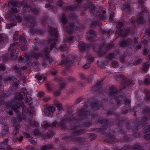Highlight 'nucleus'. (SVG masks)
Returning <instances> with one entry per match:
<instances>
[{"instance_id":"f257e3e1","label":"nucleus","mask_w":150,"mask_h":150,"mask_svg":"<svg viewBox=\"0 0 150 150\" xmlns=\"http://www.w3.org/2000/svg\"><path fill=\"white\" fill-rule=\"evenodd\" d=\"M25 95V93L24 92H21L19 94V98H16L14 100L8 102L7 104V108H11L15 112H17V108L23 105V103L21 100L23 98V96Z\"/></svg>"},{"instance_id":"f03ea898","label":"nucleus","mask_w":150,"mask_h":150,"mask_svg":"<svg viewBox=\"0 0 150 150\" xmlns=\"http://www.w3.org/2000/svg\"><path fill=\"white\" fill-rule=\"evenodd\" d=\"M23 113H25L23 117L18 116L17 118L18 121H23L25 122V120H26V117L28 116V121H30L32 119L33 113V111L32 110H30L29 109L26 107H24L23 109Z\"/></svg>"},{"instance_id":"7ed1b4c3","label":"nucleus","mask_w":150,"mask_h":150,"mask_svg":"<svg viewBox=\"0 0 150 150\" xmlns=\"http://www.w3.org/2000/svg\"><path fill=\"white\" fill-rule=\"evenodd\" d=\"M30 55V56L28 55L25 56L21 55L19 57L18 59V60L22 62L25 63L28 61L30 59L33 58L37 59L41 55L40 54L38 53V51L36 50L31 52Z\"/></svg>"},{"instance_id":"20e7f679","label":"nucleus","mask_w":150,"mask_h":150,"mask_svg":"<svg viewBox=\"0 0 150 150\" xmlns=\"http://www.w3.org/2000/svg\"><path fill=\"white\" fill-rule=\"evenodd\" d=\"M48 26H49V32L52 35V37H53L52 40L53 41H54L57 40L58 37L57 31L54 28L55 26L54 24H52V22L51 25H50L49 24Z\"/></svg>"},{"instance_id":"39448f33","label":"nucleus","mask_w":150,"mask_h":150,"mask_svg":"<svg viewBox=\"0 0 150 150\" xmlns=\"http://www.w3.org/2000/svg\"><path fill=\"white\" fill-rule=\"evenodd\" d=\"M66 121V120H64L62 122L59 123L57 122H54L52 124V125L51 124H49L46 122H45L44 124V127L45 129H47L49 127L52 126L54 127L60 126L62 128L64 129L65 128L64 123Z\"/></svg>"},{"instance_id":"423d86ee","label":"nucleus","mask_w":150,"mask_h":150,"mask_svg":"<svg viewBox=\"0 0 150 150\" xmlns=\"http://www.w3.org/2000/svg\"><path fill=\"white\" fill-rule=\"evenodd\" d=\"M150 13L149 11L146 8L143 11V12H140L138 14V16H139L138 19L137 21V22L139 23H141L145 21L146 16H143L144 14H148Z\"/></svg>"},{"instance_id":"0eeeda50","label":"nucleus","mask_w":150,"mask_h":150,"mask_svg":"<svg viewBox=\"0 0 150 150\" xmlns=\"http://www.w3.org/2000/svg\"><path fill=\"white\" fill-rule=\"evenodd\" d=\"M71 129L74 130V134L76 135H79L82 134L84 132L83 130L79 129L78 125L77 126L74 124H72L71 125Z\"/></svg>"},{"instance_id":"6e6552de","label":"nucleus","mask_w":150,"mask_h":150,"mask_svg":"<svg viewBox=\"0 0 150 150\" xmlns=\"http://www.w3.org/2000/svg\"><path fill=\"white\" fill-rule=\"evenodd\" d=\"M86 113V111H85L83 110H82L78 112L79 116L77 117H76V120L77 119L79 120H81V119H83L84 118H86L88 116Z\"/></svg>"},{"instance_id":"1a4fd4ad","label":"nucleus","mask_w":150,"mask_h":150,"mask_svg":"<svg viewBox=\"0 0 150 150\" xmlns=\"http://www.w3.org/2000/svg\"><path fill=\"white\" fill-rule=\"evenodd\" d=\"M62 61L60 65L66 64L69 63L70 64L73 63L72 61H71L70 59H69L68 57H65L63 55L62 56Z\"/></svg>"},{"instance_id":"9d476101","label":"nucleus","mask_w":150,"mask_h":150,"mask_svg":"<svg viewBox=\"0 0 150 150\" xmlns=\"http://www.w3.org/2000/svg\"><path fill=\"white\" fill-rule=\"evenodd\" d=\"M144 131L146 133L150 131V125L145 127L144 129ZM145 139L147 140H150V133H148L145 136Z\"/></svg>"},{"instance_id":"9b49d317","label":"nucleus","mask_w":150,"mask_h":150,"mask_svg":"<svg viewBox=\"0 0 150 150\" xmlns=\"http://www.w3.org/2000/svg\"><path fill=\"white\" fill-rule=\"evenodd\" d=\"M77 27L75 26L73 23H71L69 25V27H66V30L69 33L74 31V30H76Z\"/></svg>"},{"instance_id":"f8f14e48","label":"nucleus","mask_w":150,"mask_h":150,"mask_svg":"<svg viewBox=\"0 0 150 150\" xmlns=\"http://www.w3.org/2000/svg\"><path fill=\"white\" fill-rule=\"evenodd\" d=\"M50 49L47 47L45 48V52L44 54L42 55V56L45 59H48L49 57V52Z\"/></svg>"},{"instance_id":"ddd939ff","label":"nucleus","mask_w":150,"mask_h":150,"mask_svg":"<svg viewBox=\"0 0 150 150\" xmlns=\"http://www.w3.org/2000/svg\"><path fill=\"white\" fill-rule=\"evenodd\" d=\"M23 9L26 12H29L31 10L32 11L34 12L35 13H37V12L35 11V8L34 9L31 8L30 7V6L28 4L25 5L24 6Z\"/></svg>"},{"instance_id":"4468645a","label":"nucleus","mask_w":150,"mask_h":150,"mask_svg":"<svg viewBox=\"0 0 150 150\" xmlns=\"http://www.w3.org/2000/svg\"><path fill=\"white\" fill-rule=\"evenodd\" d=\"M8 141L6 139L0 144V150H4L7 145Z\"/></svg>"},{"instance_id":"2eb2a0df","label":"nucleus","mask_w":150,"mask_h":150,"mask_svg":"<svg viewBox=\"0 0 150 150\" xmlns=\"http://www.w3.org/2000/svg\"><path fill=\"white\" fill-rule=\"evenodd\" d=\"M115 88V87L114 86H112L110 88V95L111 96H113L116 94L117 91Z\"/></svg>"},{"instance_id":"dca6fc26","label":"nucleus","mask_w":150,"mask_h":150,"mask_svg":"<svg viewBox=\"0 0 150 150\" xmlns=\"http://www.w3.org/2000/svg\"><path fill=\"white\" fill-rule=\"evenodd\" d=\"M18 52L16 51V50L15 49H12L11 52L10 54L12 57L15 59L17 57V54Z\"/></svg>"},{"instance_id":"f3484780","label":"nucleus","mask_w":150,"mask_h":150,"mask_svg":"<svg viewBox=\"0 0 150 150\" xmlns=\"http://www.w3.org/2000/svg\"><path fill=\"white\" fill-rule=\"evenodd\" d=\"M149 62L145 63L143 66L142 70L143 72H145L147 71L149 67Z\"/></svg>"},{"instance_id":"a211bd4d","label":"nucleus","mask_w":150,"mask_h":150,"mask_svg":"<svg viewBox=\"0 0 150 150\" xmlns=\"http://www.w3.org/2000/svg\"><path fill=\"white\" fill-rule=\"evenodd\" d=\"M15 129L13 131V133L14 135H17L18 134V129L20 127V125L18 123H16V125H14Z\"/></svg>"},{"instance_id":"6ab92c4d","label":"nucleus","mask_w":150,"mask_h":150,"mask_svg":"<svg viewBox=\"0 0 150 150\" xmlns=\"http://www.w3.org/2000/svg\"><path fill=\"white\" fill-rule=\"evenodd\" d=\"M79 45L80 50L81 51L84 50L86 48V46L82 42H79Z\"/></svg>"},{"instance_id":"aec40b11","label":"nucleus","mask_w":150,"mask_h":150,"mask_svg":"<svg viewBox=\"0 0 150 150\" xmlns=\"http://www.w3.org/2000/svg\"><path fill=\"white\" fill-rule=\"evenodd\" d=\"M130 44V43L129 40H123L120 43V45L122 47L128 46Z\"/></svg>"},{"instance_id":"412c9836","label":"nucleus","mask_w":150,"mask_h":150,"mask_svg":"<svg viewBox=\"0 0 150 150\" xmlns=\"http://www.w3.org/2000/svg\"><path fill=\"white\" fill-rule=\"evenodd\" d=\"M55 110V108L53 106H50L46 108L45 112H46L48 110H49L51 113H53Z\"/></svg>"},{"instance_id":"4be33fe9","label":"nucleus","mask_w":150,"mask_h":150,"mask_svg":"<svg viewBox=\"0 0 150 150\" xmlns=\"http://www.w3.org/2000/svg\"><path fill=\"white\" fill-rule=\"evenodd\" d=\"M17 3L14 0L10 1L8 3L9 6H18Z\"/></svg>"},{"instance_id":"5701e85b","label":"nucleus","mask_w":150,"mask_h":150,"mask_svg":"<svg viewBox=\"0 0 150 150\" xmlns=\"http://www.w3.org/2000/svg\"><path fill=\"white\" fill-rule=\"evenodd\" d=\"M132 7L129 4H127L126 5L125 10L127 13H130V11L132 10Z\"/></svg>"},{"instance_id":"b1692460","label":"nucleus","mask_w":150,"mask_h":150,"mask_svg":"<svg viewBox=\"0 0 150 150\" xmlns=\"http://www.w3.org/2000/svg\"><path fill=\"white\" fill-rule=\"evenodd\" d=\"M92 108L95 110H98L99 108L98 103H92L91 104Z\"/></svg>"},{"instance_id":"393cba45","label":"nucleus","mask_w":150,"mask_h":150,"mask_svg":"<svg viewBox=\"0 0 150 150\" xmlns=\"http://www.w3.org/2000/svg\"><path fill=\"white\" fill-rule=\"evenodd\" d=\"M60 19L61 21L64 24H66L67 22V20L64 14H63L60 16Z\"/></svg>"},{"instance_id":"a878e982","label":"nucleus","mask_w":150,"mask_h":150,"mask_svg":"<svg viewBox=\"0 0 150 150\" xmlns=\"http://www.w3.org/2000/svg\"><path fill=\"white\" fill-rule=\"evenodd\" d=\"M46 78V76L45 75L42 74L39 76L38 78V81L40 83H42Z\"/></svg>"},{"instance_id":"bb28decb","label":"nucleus","mask_w":150,"mask_h":150,"mask_svg":"<svg viewBox=\"0 0 150 150\" xmlns=\"http://www.w3.org/2000/svg\"><path fill=\"white\" fill-rule=\"evenodd\" d=\"M52 148V145L49 144L44 146H43L40 149L41 150H47L49 149Z\"/></svg>"},{"instance_id":"cd10ccee","label":"nucleus","mask_w":150,"mask_h":150,"mask_svg":"<svg viewBox=\"0 0 150 150\" xmlns=\"http://www.w3.org/2000/svg\"><path fill=\"white\" fill-rule=\"evenodd\" d=\"M35 21L33 20H32V21L30 22H28L26 24L30 28H32L35 25Z\"/></svg>"},{"instance_id":"c85d7f7f","label":"nucleus","mask_w":150,"mask_h":150,"mask_svg":"<svg viewBox=\"0 0 150 150\" xmlns=\"http://www.w3.org/2000/svg\"><path fill=\"white\" fill-rule=\"evenodd\" d=\"M54 103V104L57 106L58 110H62V106L61 104L57 101L55 102Z\"/></svg>"},{"instance_id":"c756f323","label":"nucleus","mask_w":150,"mask_h":150,"mask_svg":"<svg viewBox=\"0 0 150 150\" xmlns=\"http://www.w3.org/2000/svg\"><path fill=\"white\" fill-rule=\"evenodd\" d=\"M18 12V11L17 9L14 7H13L11 9V13H9V14L11 15L12 14L16 13H17Z\"/></svg>"},{"instance_id":"7c9ffc66","label":"nucleus","mask_w":150,"mask_h":150,"mask_svg":"<svg viewBox=\"0 0 150 150\" xmlns=\"http://www.w3.org/2000/svg\"><path fill=\"white\" fill-rule=\"evenodd\" d=\"M130 100L129 99H126V100L125 101V107H129L130 103Z\"/></svg>"},{"instance_id":"2f4dec72","label":"nucleus","mask_w":150,"mask_h":150,"mask_svg":"<svg viewBox=\"0 0 150 150\" xmlns=\"http://www.w3.org/2000/svg\"><path fill=\"white\" fill-rule=\"evenodd\" d=\"M25 36L24 34L22 36H21L19 39L20 41L21 42H25Z\"/></svg>"},{"instance_id":"473e14b6","label":"nucleus","mask_w":150,"mask_h":150,"mask_svg":"<svg viewBox=\"0 0 150 150\" xmlns=\"http://www.w3.org/2000/svg\"><path fill=\"white\" fill-rule=\"evenodd\" d=\"M146 98L147 100H150V91H146Z\"/></svg>"},{"instance_id":"72a5a7b5","label":"nucleus","mask_w":150,"mask_h":150,"mask_svg":"<svg viewBox=\"0 0 150 150\" xmlns=\"http://www.w3.org/2000/svg\"><path fill=\"white\" fill-rule=\"evenodd\" d=\"M123 21L122 20H121L118 23V25L119 27V29L121 30V29L122 28V25L123 24Z\"/></svg>"},{"instance_id":"f704fd0d","label":"nucleus","mask_w":150,"mask_h":150,"mask_svg":"<svg viewBox=\"0 0 150 150\" xmlns=\"http://www.w3.org/2000/svg\"><path fill=\"white\" fill-rule=\"evenodd\" d=\"M130 31L129 29H125L123 31V36H125L127 34L129 33Z\"/></svg>"},{"instance_id":"c9c22d12","label":"nucleus","mask_w":150,"mask_h":150,"mask_svg":"<svg viewBox=\"0 0 150 150\" xmlns=\"http://www.w3.org/2000/svg\"><path fill=\"white\" fill-rule=\"evenodd\" d=\"M46 111V108L44 110V112L45 115L46 116H49L51 115L52 113L51 112H50L49 110L47 111L46 112H45Z\"/></svg>"},{"instance_id":"e433bc0d","label":"nucleus","mask_w":150,"mask_h":150,"mask_svg":"<svg viewBox=\"0 0 150 150\" xmlns=\"http://www.w3.org/2000/svg\"><path fill=\"white\" fill-rule=\"evenodd\" d=\"M15 79L13 76H11V77H8V79L7 80L8 81H9L10 83H12V81H13V80H15Z\"/></svg>"},{"instance_id":"4c0bfd02","label":"nucleus","mask_w":150,"mask_h":150,"mask_svg":"<svg viewBox=\"0 0 150 150\" xmlns=\"http://www.w3.org/2000/svg\"><path fill=\"white\" fill-rule=\"evenodd\" d=\"M33 133L35 135H40L41 134L38 129H35Z\"/></svg>"},{"instance_id":"58836bf2","label":"nucleus","mask_w":150,"mask_h":150,"mask_svg":"<svg viewBox=\"0 0 150 150\" xmlns=\"http://www.w3.org/2000/svg\"><path fill=\"white\" fill-rule=\"evenodd\" d=\"M118 63L117 62L113 61L112 62V66L113 67H116L118 65Z\"/></svg>"},{"instance_id":"ea45409f","label":"nucleus","mask_w":150,"mask_h":150,"mask_svg":"<svg viewBox=\"0 0 150 150\" xmlns=\"http://www.w3.org/2000/svg\"><path fill=\"white\" fill-rule=\"evenodd\" d=\"M114 14V13L113 12H112L110 15L109 19L110 22H112V21L114 17V16H113Z\"/></svg>"},{"instance_id":"a19ab883","label":"nucleus","mask_w":150,"mask_h":150,"mask_svg":"<svg viewBox=\"0 0 150 150\" xmlns=\"http://www.w3.org/2000/svg\"><path fill=\"white\" fill-rule=\"evenodd\" d=\"M30 126L33 127H38V122H34L32 124L31 122H30Z\"/></svg>"},{"instance_id":"79ce46f5","label":"nucleus","mask_w":150,"mask_h":150,"mask_svg":"<svg viewBox=\"0 0 150 150\" xmlns=\"http://www.w3.org/2000/svg\"><path fill=\"white\" fill-rule=\"evenodd\" d=\"M87 59L89 62L91 63L93 61V58L91 57L88 56L87 57Z\"/></svg>"},{"instance_id":"37998d69","label":"nucleus","mask_w":150,"mask_h":150,"mask_svg":"<svg viewBox=\"0 0 150 150\" xmlns=\"http://www.w3.org/2000/svg\"><path fill=\"white\" fill-rule=\"evenodd\" d=\"M87 33L93 34L94 35H97V33H96V32L93 30H91L88 31Z\"/></svg>"},{"instance_id":"c03bdc74","label":"nucleus","mask_w":150,"mask_h":150,"mask_svg":"<svg viewBox=\"0 0 150 150\" xmlns=\"http://www.w3.org/2000/svg\"><path fill=\"white\" fill-rule=\"evenodd\" d=\"M73 38L70 37H69L67 39V41L69 43L72 42Z\"/></svg>"},{"instance_id":"a18cd8bd","label":"nucleus","mask_w":150,"mask_h":150,"mask_svg":"<svg viewBox=\"0 0 150 150\" xmlns=\"http://www.w3.org/2000/svg\"><path fill=\"white\" fill-rule=\"evenodd\" d=\"M114 57V55L113 54H109L108 58L109 59L111 60Z\"/></svg>"},{"instance_id":"49530a36","label":"nucleus","mask_w":150,"mask_h":150,"mask_svg":"<svg viewBox=\"0 0 150 150\" xmlns=\"http://www.w3.org/2000/svg\"><path fill=\"white\" fill-rule=\"evenodd\" d=\"M23 133L25 137L26 138H28L30 137V135L28 134L27 133L25 132H23Z\"/></svg>"},{"instance_id":"de8ad7c7","label":"nucleus","mask_w":150,"mask_h":150,"mask_svg":"<svg viewBox=\"0 0 150 150\" xmlns=\"http://www.w3.org/2000/svg\"><path fill=\"white\" fill-rule=\"evenodd\" d=\"M16 19L17 21L18 22L20 21L22 19L21 17L19 16H16Z\"/></svg>"},{"instance_id":"09e8293b","label":"nucleus","mask_w":150,"mask_h":150,"mask_svg":"<svg viewBox=\"0 0 150 150\" xmlns=\"http://www.w3.org/2000/svg\"><path fill=\"white\" fill-rule=\"evenodd\" d=\"M21 48L22 50L24 51L27 49V46L26 45H23L21 46Z\"/></svg>"},{"instance_id":"8fccbe9b","label":"nucleus","mask_w":150,"mask_h":150,"mask_svg":"<svg viewBox=\"0 0 150 150\" xmlns=\"http://www.w3.org/2000/svg\"><path fill=\"white\" fill-rule=\"evenodd\" d=\"M16 135H14L13 137V140L14 142H16L18 140V137L16 136Z\"/></svg>"},{"instance_id":"3c124183","label":"nucleus","mask_w":150,"mask_h":150,"mask_svg":"<svg viewBox=\"0 0 150 150\" xmlns=\"http://www.w3.org/2000/svg\"><path fill=\"white\" fill-rule=\"evenodd\" d=\"M24 18L25 19H26L27 20H30L31 19V18L30 16L29 15H26L24 16Z\"/></svg>"},{"instance_id":"603ef678","label":"nucleus","mask_w":150,"mask_h":150,"mask_svg":"<svg viewBox=\"0 0 150 150\" xmlns=\"http://www.w3.org/2000/svg\"><path fill=\"white\" fill-rule=\"evenodd\" d=\"M55 42H53L50 45V50H52L53 48H54V46H55Z\"/></svg>"},{"instance_id":"864d4df0","label":"nucleus","mask_w":150,"mask_h":150,"mask_svg":"<svg viewBox=\"0 0 150 150\" xmlns=\"http://www.w3.org/2000/svg\"><path fill=\"white\" fill-rule=\"evenodd\" d=\"M150 82V80L148 79H146L144 81V83L146 85L149 84Z\"/></svg>"},{"instance_id":"5fc2aeb1","label":"nucleus","mask_w":150,"mask_h":150,"mask_svg":"<svg viewBox=\"0 0 150 150\" xmlns=\"http://www.w3.org/2000/svg\"><path fill=\"white\" fill-rule=\"evenodd\" d=\"M140 148V146L139 145L137 144L135 146H134L133 148L134 150H137V149H139Z\"/></svg>"},{"instance_id":"6e6d98bb","label":"nucleus","mask_w":150,"mask_h":150,"mask_svg":"<svg viewBox=\"0 0 150 150\" xmlns=\"http://www.w3.org/2000/svg\"><path fill=\"white\" fill-rule=\"evenodd\" d=\"M149 50L147 49L146 48H145L143 51V54L144 55L146 54L148 52Z\"/></svg>"},{"instance_id":"4d7b16f0","label":"nucleus","mask_w":150,"mask_h":150,"mask_svg":"<svg viewBox=\"0 0 150 150\" xmlns=\"http://www.w3.org/2000/svg\"><path fill=\"white\" fill-rule=\"evenodd\" d=\"M46 86V87H47V89L49 91H50L51 90V86L49 83L47 84Z\"/></svg>"},{"instance_id":"13d9d810","label":"nucleus","mask_w":150,"mask_h":150,"mask_svg":"<svg viewBox=\"0 0 150 150\" xmlns=\"http://www.w3.org/2000/svg\"><path fill=\"white\" fill-rule=\"evenodd\" d=\"M18 34H15L13 35V39L14 40H17L18 39Z\"/></svg>"},{"instance_id":"bf43d9fd","label":"nucleus","mask_w":150,"mask_h":150,"mask_svg":"<svg viewBox=\"0 0 150 150\" xmlns=\"http://www.w3.org/2000/svg\"><path fill=\"white\" fill-rule=\"evenodd\" d=\"M31 98L30 97H27L26 98V102H30L31 100Z\"/></svg>"},{"instance_id":"052dcab7","label":"nucleus","mask_w":150,"mask_h":150,"mask_svg":"<svg viewBox=\"0 0 150 150\" xmlns=\"http://www.w3.org/2000/svg\"><path fill=\"white\" fill-rule=\"evenodd\" d=\"M26 149L28 150H35L34 149L33 147L30 146H27Z\"/></svg>"},{"instance_id":"680f3d73","label":"nucleus","mask_w":150,"mask_h":150,"mask_svg":"<svg viewBox=\"0 0 150 150\" xmlns=\"http://www.w3.org/2000/svg\"><path fill=\"white\" fill-rule=\"evenodd\" d=\"M142 62V60L141 59H138L135 62V64L137 65L139 64Z\"/></svg>"},{"instance_id":"e2e57ef3","label":"nucleus","mask_w":150,"mask_h":150,"mask_svg":"<svg viewBox=\"0 0 150 150\" xmlns=\"http://www.w3.org/2000/svg\"><path fill=\"white\" fill-rule=\"evenodd\" d=\"M13 25L11 24H8L6 25V27L8 29H9L11 28Z\"/></svg>"},{"instance_id":"0e129e2a","label":"nucleus","mask_w":150,"mask_h":150,"mask_svg":"<svg viewBox=\"0 0 150 150\" xmlns=\"http://www.w3.org/2000/svg\"><path fill=\"white\" fill-rule=\"evenodd\" d=\"M131 19L132 21L131 22V23H134L136 21L135 18L134 17H132L131 18Z\"/></svg>"},{"instance_id":"69168bd1","label":"nucleus","mask_w":150,"mask_h":150,"mask_svg":"<svg viewBox=\"0 0 150 150\" xmlns=\"http://www.w3.org/2000/svg\"><path fill=\"white\" fill-rule=\"evenodd\" d=\"M90 66V64H86L84 66V68L87 69Z\"/></svg>"},{"instance_id":"338daca9","label":"nucleus","mask_w":150,"mask_h":150,"mask_svg":"<svg viewBox=\"0 0 150 150\" xmlns=\"http://www.w3.org/2000/svg\"><path fill=\"white\" fill-rule=\"evenodd\" d=\"M110 8L111 9L114 7V5L112 3L110 4H109Z\"/></svg>"},{"instance_id":"774afa93","label":"nucleus","mask_w":150,"mask_h":150,"mask_svg":"<svg viewBox=\"0 0 150 150\" xmlns=\"http://www.w3.org/2000/svg\"><path fill=\"white\" fill-rule=\"evenodd\" d=\"M142 42L144 43L145 45H146L148 43L147 40L145 39H143L142 41Z\"/></svg>"}]
</instances>
